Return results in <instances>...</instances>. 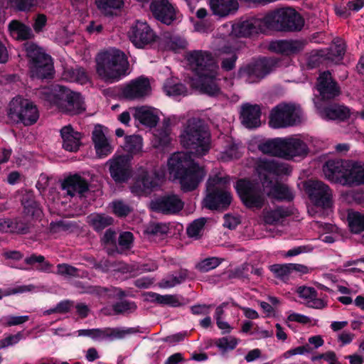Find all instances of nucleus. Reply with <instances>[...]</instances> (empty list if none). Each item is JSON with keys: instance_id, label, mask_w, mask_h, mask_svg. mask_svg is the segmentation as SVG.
Wrapping results in <instances>:
<instances>
[{"instance_id": "nucleus-1", "label": "nucleus", "mask_w": 364, "mask_h": 364, "mask_svg": "<svg viewBox=\"0 0 364 364\" xmlns=\"http://www.w3.org/2000/svg\"><path fill=\"white\" fill-rule=\"evenodd\" d=\"M37 95L50 105L56 106L62 112L70 114H79L85 110L82 95L63 85L53 84L43 87Z\"/></svg>"}, {"instance_id": "nucleus-2", "label": "nucleus", "mask_w": 364, "mask_h": 364, "mask_svg": "<svg viewBox=\"0 0 364 364\" xmlns=\"http://www.w3.org/2000/svg\"><path fill=\"white\" fill-rule=\"evenodd\" d=\"M129 63L125 53L114 49L98 55L96 71L105 82L113 83L119 81L128 73Z\"/></svg>"}, {"instance_id": "nucleus-3", "label": "nucleus", "mask_w": 364, "mask_h": 364, "mask_svg": "<svg viewBox=\"0 0 364 364\" xmlns=\"http://www.w3.org/2000/svg\"><path fill=\"white\" fill-rule=\"evenodd\" d=\"M181 144L198 155H205L210 148V134L204 122L200 119L188 120L180 135Z\"/></svg>"}, {"instance_id": "nucleus-4", "label": "nucleus", "mask_w": 364, "mask_h": 364, "mask_svg": "<svg viewBox=\"0 0 364 364\" xmlns=\"http://www.w3.org/2000/svg\"><path fill=\"white\" fill-rule=\"evenodd\" d=\"M304 18L291 7L277 9L264 16L267 28L278 31L298 32L304 26Z\"/></svg>"}, {"instance_id": "nucleus-5", "label": "nucleus", "mask_w": 364, "mask_h": 364, "mask_svg": "<svg viewBox=\"0 0 364 364\" xmlns=\"http://www.w3.org/2000/svg\"><path fill=\"white\" fill-rule=\"evenodd\" d=\"M24 48L29 61L31 76L41 80L52 79L54 66L51 56L32 42H26Z\"/></svg>"}, {"instance_id": "nucleus-6", "label": "nucleus", "mask_w": 364, "mask_h": 364, "mask_svg": "<svg viewBox=\"0 0 364 364\" xmlns=\"http://www.w3.org/2000/svg\"><path fill=\"white\" fill-rule=\"evenodd\" d=\"M24 48L29 61L31 76L41 80L52 79L54 66L51 56L32 42H26Z\"/></svg>"}, {"instance_id": "nucleus-7", "label": "nucleus", "mask_w": 364, "mask_h": 364, "mask_svg": "<svg viewBox=\"0 0 364 364\" xmlns=\"http://www.w3.org/2000/svg\"><path fill=\"white\" fill-rule=\"evenodd\" d=\"M234 188L242 203L247 208L260 210L264 205V189L257 181L240 178L236 181Z\"/></svg>"}, {"instance_id": "nucleus-8", "label": "nucleus", "mask_w": 364, "mask_h": 364, "mask_svg": "<svg viewBox=\"0 0 364 364\" xmlns=\"http://www.w3.org/2000/svg\"><path fill=\"white\" fill-rule=\"evenodd\" d=\"M277 60L270 57H261L240 68L238 76L246 77L249 83L260 82L277 67Z\"/></svg>"}, {"instance_id": "nucleus-9", "label": "nucleus", "mask_w": 364, "mask_h": 364, "mask_svg": "<svg viewBox=\"0 0 364 364\" xmlns=\"http://www.w3.org/2000/svg\"><path fill=\"white\" fill-rule=\"evenodd\" d=\"M9 117L16 123L24 126L35 124L38 117V110L33 102L23 99H13L9 103Z\"/></svg>"}, {"instance_id": "nucleus-10", "label": "nucleus", "mask_w": 364, "mask_h": 364, "mask_svg": "<svg viewBox=\"0 0 364 364\" xmlns=\"http://www.w3.org/2000/svg\"><path fill=\"white\" fill-rule=\"evenodd\" d=\"M353 161L341 159L327 160L323 166V172L327 180L343 186L349 185Z\"/></svg>"}, {"instance_id": "nucleus-11", "label": "nucleus", "mask_w": 364, "mask_h": 364, "mask_svg": "<svg viewBox=\"0 0 364 364\" xmlns=\"http://www.w3.org/2000/svg\"><path fill=\"white\" fill-rule=\"evenodd\" d=\"M187 60L197 76L218 73L219 66L210 51L194 50L187 55Z\"/></svg>"}, {"instance_id": "nucleus-12", "label": "nucleus", "mask_w": 364, "mask_h": 364, "mask_svg": "<svg viewBox=\"0 0 364 364\" xmlns=\"http://www.w3.org/2000/svg\"><path fill=\"white\" fill-rule=\"evenodd\" d=\"M128 36L132 43L140 49L151 46L158 38L151 26L146 21L140 20H136L131 26Z\"/></svg>"}, {"instance_id": "nucleus-13", "label": "nucleus", "mask_w": 364, "mask_h": 364, "mask_svg": "<svg viewBox=\"0 0 364 364\" xmlns=\"http://www.w3.org/2000/svg\"><path fill=\"white\" fill-rule=\"evenodd\" d=\"M132 156L130 154H114L107 162L109 166L110 176L117 183L127 182L132 176V168L131 161Z\"/></svg>"}, {"instance_id": "nucleus-14", "label": "nucleus", "mask_w": 364, "mask_h": 364, "mask_svg": "<svg viewBox=\"0 0 364 364\" xmlns=\"http://www.w3.org/2000/svg\"><path fill=\"white\" fill-rule=\"evenodd\" d=\"M309 198L316 207L323 209L332 205V191L321 181H310L305 186Z\"/></svg>"}, {"instance_id": "nucleus-15", "label": "nucleus", "mask_w": 364, "mask_h": 364, "mask_svg": "<svg viewBox=\"0 0 364 364\" xmlns=\"http://www.w3.org/2000/svg\"><path fill=\"white\" fill-rule=\"evenodd\" d=\"M298 118L295 106L292 104H280L272 109L269 115V124L274 129L293 126Z\"/></svg>"}, {"instance_id": "nucleus-16", "label": "nucleus", "mask_w": 364, "mask_h": 364, "mask_svg": "<svg viewBox=\"0 0 364 364\" xmlns=\"http://www.w3.org/2000/svg\"><path fill=\"white\" fill-rule=\"evenodd\" d=\"M183 206L184 203L175 194H166L156 197L149 203L151 211L166 215L178 213Z\"/></svg>"}, {"instance_id": "nucleus-17", "label": "nucleus", "mask_w": 364, "mask_h": 364, "mask_svg": "<svg viewBox=\"0 0 364 364\" xmlns=\"http://www.w3.org/2000/svg\"><path fill=\"white\" fill-rule=\"evenodd\" d=\"M204 198V206L210 210L224 211L228 210L232 202V195L225 188L208 187Z\"/></svg>"}, {"instance_id": "nucleus-18", "label": "nucleus", "mask_w": 364, "mask_h": 364, "mask_svg": "<svg viewBox=\"0 0 364 364\" xmlns=\"http://www.w3.org/2000/svg\"><path fill=\"white\" fill-rule=\"evenodd\" d=\"M264 16L262 18L255 16L241 18L232 26V34L237 38H249L264 31Z\"/></svg>"}, {"instance_id": "nucleus-19", "label": "nucleus", "mask_w": 364, "mask_h": 364, "mask_svg": "<svg viewBox=\"0 0 364 364\" xmlns=\"http://www.w3.org/2000/svg\"><path fill=\"white\" fill-rule=\"evenodd\" d=\"M316 86L322 101L334 100L341 94L338 83L329 70L319 74Z\"/></svg>"}, {"instance_id": "nucleus-20", "label": "nucleus", "mask_w": 364, "mask_h": 364, "mask_svg": "<svg viewBox=\"0 0 364 364\" xmlns=\"http://www.w3.org/2000/svg\"><path fill=\"white\" fill-rule=\"evenodd\" d=\"M134 328H129L127 330H122L117 328H91V329H80L74 333L77 336H87L91 338L96 339H121L126 334L136 333Z\"/></svg>"}, {"instance_id": "nucleus-21", "label": "nucleus", "mask_w": 364, "mask_h": 364, "mask_svg": "<svg viewBox=\"0 0 364 364\" xmlns=\"http://www.w3.org/2000/svg\"><path fill=\"white\" fill-rule=\"evenodd\" d=\"M206 173L203 168L194 162L188 168L183 171L176 179H178L183 192H190L198 186Z\"/></svg>"}, {"instance_id": "nucleus-22", "label": "nucleus", "mask_w": 364, "mask_h": 364, "mask_svg": "<svg viewBox=\"0 0 364 364\" xmlns=\"http://www.w3.org/2000/svg\"><path fill=\"white\" fill-rule=\"evenodd\" d=\"M345 53V44L341 41L338 40L326 50H317L316 55H312L310 57L309 64L311 67L318 66L321 63L319 58H324L332 62L338 63L343 60Z\"/></svg>"}, {"instance_id": "nucleus-23", "label": "nucleus", "mask_w": 364, "mask_h": 364, "mask_svg": "<svg viewBox=\"0 0 364 364\" xmlns=\"http://www.w3.org/2000/svg\"><path fill=\"white\" fill-rule=\"evenodd\" d=\"M158 186V174L154 171L141 169L132 186V191L139 196L150 193Z\"/></svg>"}, {"instance_id": "nucleus-24", "label": "nucleus", "mask_w": 364, "mask_h": 364, "mask_svg": "<svg viewBox=\"0 0 364 364\" xmlns=\"http://www.w3.org/2000/svg\"><path fill=\"white\" fill-rule=\"evenodd\" d=\"M151 90V85L147 77H139L132 80L122 91V95L128 100L144 98Z\"/></svg>"}, {"instance_id": "nucleus-25", "label": "nucleus", "mask_w": 364, "mask_h": 364, "mask_svg": "<svg viewBox=\"0 0 364 364\" xmlns=\"http://www.w3.org/2000/svg\"><path fill=\"white\" fill-rule=\"evenodd\" d=\"M150 10L154 18L164 24L171 25L176 19V10L168 0H152Z\"/></svg>"}, {"instance_id": "nucleus-26", "label": "nucleus", "mask_w": 364, "mask_h": 364, "mask_svg": "<svg viewBox=\"0 0 364 364\" xmlns=\"http://www.w3.org/2000/svg\"><path fill=\"white\" fill-rule=\"evenodd\" d=\"M359 114L358 112L354 114L350 109L343 104L331 103L323 107L321 110V115L326 120H332L337 122H346L351 115L357 117Z\"/></svg>"}, {"instance_id": "nucleus-27", "label": "nucleus", "mask_w": 364, "mask_h": 364, "mask_svg": "<svg viewBox=\"0 0 364 364\" xmlns=\"http://www.w3.org/2000/svg\"><path fill=\"white\" fill-rule=\"evenodd\" d=\"M189 153L176 152L173 154L168 160V168L170 175L174 178L179 176L183 171H186L193 163Z\"/></svg>"}, {"instance_id": "nucleus-28", "label": "nucleus", "mask_w": 364, "mask_h": 364, "mask_svg": "<svg viewBox=\"0 0 364 364\" xmlns=\"http://www.w3.org/2000/svg\"><path fill=\"white\" fill-rule=\"evenodd\" d=\"M89 187L88 181L77 173L65 178L61 183L62 189L72 197L76 193L83 196L89 191Z\"/></svg>"}, {"instance_id": "nucleus-29", "label": "nucleus", "mask_w": 364, "mask_h": 364, "mask_svg": "<svg viewBox=\"0 0 364 364\" xmlns=\"http://www.w3.org/2000/svg\"><path fill=\"white\" fill-rule=\"evenodd\" d=\"M305 43L299 40H277L269 44V50L283 55L296 54L304 48Z\"/></svg>"}, {"instance_id": "nucleus-30", "label": "nucleus", "mask_w": 364, "mask_h": 364, "mask_svg": "<svg viewBox=\"0 0 364 364\" xmlns=\"http://www.w3.org/2000/svg\"><path fill=\"white\" fill-rule=\"evenodd\" d=\"M262 111L259 105L245 103L242 106L240 118L242 124L248 129L258 127L260 125Z\"/></svg>"}, {"instance_id": "nucleus-31", "label": "nucleus", "mask_w": 364, "mask_h": 364, "mask_svg": "<svg viewBox=\"0 0 364 364\" xmlns=\"http://www.w3.org/2000/svg\"><path fill=\"white\" fill-rule=\"evenodd\" d=\"M60 136L63 139L62 146L68 151L76 152L82 145V134L75 131L71 125L64 126L60 130Z\"/></svg>"}, {"instance_id": "nucleus-32", "label": "nucleus", "mask_w": 364, "mask_h": 364, "mask_svg": "<svg viewBox=\"0 0 364 364\" xmlns=\"http://www.w3.org/2000/svg\"><path fill=\"white\" fill-rule=\"evenodd\" d=\"M284 154L286 159H293L294 156H306L309 152L306 144L298 138H284Z\"/></svg>"}, {"instance_id": "nucleus-33", "label": "nucleus", "mask_w": 364, "mask_h": 364, "mask_svg": "<svg viewBox=\"0 0 364 364\" xmlns=\"http://www.w3.org/2000/svg\"><path fill=\"white\" fill-rule=\"evenodd\" d=\"M160 44L165 50L175 53L186 49L188 45L184 37L171 32H164L162 34L160 38Z\"/></svg>"}, {"instance_id": "nucleus-34", "label": "nucleus", "mask_w": 364, "mask_h": 364, "mask_svg": "<svg viewBox=\"0 0 364 364\" xmlns=\"http://www.w3.org/2000/svg\"><path fill=\"white\" fill-rule=\"evenodd\" d=\"M1 225L4 228H7L6 231L21 235L28 234L33 225L32 219L26 216H20L12 220L8 219Z\"/></svg>"}, {"instance_id": "nucleus-35", "label": "nucleus", "mask_w": 364, "mask_h": 364, "mask_svg": "<svg viewBox=\"0 0 364 364\" xmlns=\"http://www.w3.org/2000/svg\"><path fill=\"white\" fill-rule=\"evenodd\" d=\"M218 73L198 76L200 79V90L209 97H218L221 94Z\"/></svg>"}, {"instance_id": "nucleus-36", "label": "nucleus", "mask_w": 364, "mask_h": 364, "mask_svg": "<svg viewBox=\"0 0 364 364\" xmlns=\"http://www.w3.org/2000/svg\"><path fill=\"white\" fill-rule=\"evenodd\" d=\"M210 7L213 14L225 17L237 11L239 4L237 0H210Z\"/></svg>"}, {"instance_id": "nucleus-37", "label": "nucleus", "mask_w": 364, "mask_h": 364, "mask_svg": "<svg viewBox=\"0 0 364 364\" xmlns=\"http://www.w3.org/2000/svg\"><path fill=\"white\" fill-rule=\"evenodd\" d=\"M284 138L269 139L258 144V149L264 154L283 158Z\"/></svg>"}, {"instance_id": "nucleus-38", "label": "nucleus", "mask_w": 364, "mask_h": 364, "mask_svg": "<svg viewBox=\"0 0 364 364\" xmlns=\"http://www.w3.org/2000/svg\"><path fill=\"white\" fill-rule=\"evenodd\" d=\"M134 117L141 124L151 128L155 127L159 120V117L154 112V109L146 107L136 108L134 114Z\"/></svg>"}, {"instance_id": "nucleus-39", "label": "nucleus", "mask_w": 364, "mask_h": 364, "mask_svg": "<svg viewBox=\"0 0 364 364\" xmlns=\"http://www.w3.org/2000/svg\"><path fill=\"white\" fill-rule=\"evenodd\" d=\"M292 214L291 210L283 206H278L274 210L264 209L262 217L264 223L268 225H274L281 219H284Z\"/></svg>"}, {"instance_id": "nucleus-40", "label": "nucleus", "mask_w": 364, "mask_h": 364, "mask_svg": "<svg viewBox=\"0 0 364 364\" xmlns=\"http://www.w3.org/2000/svg\"><path fill=\"white\" fill-rule=\"evenodd\" d=\"M9 30L11 36L18 41L29 40L33 36L31 28L17 20H13L9 23Z\"/></svg>"}, {"instance_id": "nucleus-41", "label": "nucleus", "mask_w": 364, "mask_h": 364, "mask_svg": "<svg viewBox=\"0 0 364 364\" xmlns=\"http://www.w3.org/2000/svg\"><path fill=\"white\" fill-rule=\"evenodd\" d=\"M269 195L278 201L293 200L294 196L287 185L276 182L271 188Z\"/></svg>"}, {"instance_id": "nucleus-42", "label": "nucleus", "mask_w": 364, "mask_h": 364, "mask_svg": "<svg viewBox=\"0 0 364 364\" xmlns=\"http://www.w3.org/2000/svg\"><path fill=\"white\" fill-rule=\"evenodd\" d=\"M21 205L23 208L24 216L31 218L38 216L41 213L39 205L35 200L33 195L31 193H26L22 196Z\"/></svg>"}, {"instance_id": "nucleus-43", "label": "nucleus", "mask_w": 364, "mask_h": 364, "mask_svg": "<svg viewBox=\"0 0 364 364\" xmlns=\"http://www.w3.org/2000/svg\"><path fill=\"white\" fill-rule=\"evenodd\" d=\"M259 168L269 173H272L276 176L289 175L291 172L288 166L274 160L262 161L259 164Z\"/></svg>"}, {"instance_id": "nucleus-44", "label": "nucleus", "mask_w": 364, "mask_h": 364, "mask_svg": "<svg viewBox=\"0 0 364 364\" xmlns=\"http://www.w3.org/2000/svg\"><path fill=\"white\" fill-rule=\"evenodd\" d=\"M97 8L106 16L114 15V10L120 9L124 6L123 0H95Z\"/></svg>"}, {"instance_id": "nucleus-45", "label": "nucleus", "mask_w": 364, "mask_h": 364, "mask_svg": "<svg viewBox=\"0 0 364 364\" xmlns=\"http://www.w3.org/2000/svg\"><path fill=\"white\" fill-rule=\"evenodd\" d=\"M25 264L31 266L38 271L48 272L50 271L52 264L46 260L43 255L33 253L24 259Z\"/></svg>"}, {"instance_id": "nucleus-46", "label": "nucleus", "mask_w": 364, "mask_h": 364, "mask_svg": "<svg viewBox=\"0 0 364 364\" xmlns=\"http://www.w3.org/2000/svg\"><path fill=\"white\" fill-rule=\"evenodd\" d=\"M114 219L105 214H95L90 217V224L96 232H100L110 226Z\"/></svg>"}, {"instance_id": "nucleus-47", "label": "nucleus", "mask_w": 364, "mask_h": 364, "mask_svg": "<svg viewBox=\"0 0 364 364\" xmlns=\"http://www.w3.org/2000/svg\"><path fill=\"white\" fill-rule=\"evenodd\" d=\"M119 300L120 301L114 303L112 306V309L114 315L129 314L136 310L137 305L134 301L123 299Z\"/></svg>"}, {"instance_id": "nucleus-48", "label": "nucleus", "mask_w": 364, "mask_h": 364, "mask_svg": "<svg viewBox=\"0 0 364 364\" xmlns=\"http://www.w3.org/2000/svg\"><path fill=\"white\" fill-rule=\"evenodd\" d=\"M164 89L168 96L178 97L181 95L185 96L188 94V89L184 84L175 82L173 80H166Z\"/></svg>"}, {"instance_id": "nucleus-49", "label": "nucleus", "mask_w": 364, "mask_h": 364, "mask_svg": "<svg viewBox=\"0 0 364 364\" xmlns=\"http://www.w3.org/2000/svg\"><path fill=\"white\" fill-rule=\"evenodd\" d=\"M348 221L351 232L358 234L364 231V214L356 211L349 213Z\"/></svg>"}, {"instance_id": "nucleus-50", "label": "nucleus", "mask_w": 364, "mask_h": 364, "mask_svg": "<svg viewBox=\"0 0 364 364\" xmlns=\"http://www.w3.org/2000/svg\"><path fill=\"white\" fill-rule=\"evenodd\" d=\"M189 277V271L181 269L176 275H171L166 279H163L161 286L164 288H171L184 282Z\"/></svg>"}, {"instance_id": "nucleus-51", "label": "nucleus", "mask_w": 364, "mask_h": 364, "mask_svg": "<svg viewBox=\"0 0 364 364\" xmlns=\"http://www.w3.org/2000/svg\"><path fill=\"white\" fill-rule=\"evenodd\" d=\"M142 147V138L138 135H129L124 137V149L129 154H135Z\"/></svg>"}, {"instance_id": "nucleus-52", "label": "nucleus", "mask_w": 364, "mask_h": 364, "mask_svg": "<svg viewBox=\"0 0 364 364\" xmlns=\"http://www.w3.org/2000/svg\"><path fill=\"white\" fill-rule=\"evenodd\" d=\"M352 174L350 177L348 186L364 184V166L358 162L353 161L351 167Z\"/></svg>"}, {"instance_id": "nucleus-53", "label": "nucleus", "mask_w": 364, "mask_h": 364, "mask_svg": "<svg viewBox=\"0 0 364 364\" xmlns=\"http://www.w3.org/2000/svg\"><path fill=\"white\" fill-rule=\"evenodd\" d=\"M10 6L16 11L28 12L37 6L40 0H9Z\"/></svg>"}, {"instance_id": "nucleus-54", "label": "nucleus", "mask_w": 364, "mask_h": 364, "mask_svg": "<svg viewBox=\"0 0 364 364\" xmlns=\"http://www.w3.org/2000/svg\"><path fill=\"white\" fill-rule=\"evenodd\" d=\"M205 223V218H200L194 220L187 227L186 233L188 236L190 237L199 238L200 237V232L203 230Z\"/></svg>"}, {"instance_id": "nucleus-55", "label": "nucleus", "mask_w": 364, "mask_h": 364, "mask_svg": "<svg viewBox=\"0 0 364 364\" xmlns=\"http://www.w3.org/2000/svg\"><path fill=\"white\" fill-rule=\"evenodd\" d=\"M240 157L241 153L239 151V144L234 141H230L228 144L225 150L222 152L221 156V159L224 161L237 159Z\"/></svg>"}, {"instance_id": "nucleus-56", "label": "nucleus", "mask_w": 364, "mask_h": 364, "mask_svg": "<svg viewBox=\"0 0 364 364\" xmlns=\"http://www.w3.org/2000/svg\"><path fill=\"white\" fill-rule=\"evenodd\" d=\"M221 261L219 258L213 257H208L196 264V269L200 272H208L220 265Z\"/></svg>"}, {"instance_id": "nucleus-57", "label": "nucleus", "mask_w": 364, "mask_h": 364, "mask_svg": "<svg viewBox=\"0 0 364 364\" xmlns=\"http://www.w3.org/2000/svg\"><path fill=\"white\" fill-rule=\"evenodd\" d=\"M171 130L159 128L155 131L154 134L155 142L157 146L165 147L171 142Z\"/></svg>"}, {"instance_id": "nucleus-58", "label": "nucleus", "mask_w": 364, "mask_h": 364, "mask_svg": "<svg viewBox=\"0 0 364 364\" xmlns=\"http://www.w3.org/2000/svg\"><path fill=\"white\" fill-rule=\"evenodd\" d=\"M73 306V302L69 300H63L57 304L54 308L49 309L43 312L44 316L52 314H66L68 313Z\"/></svg>"}, {"instance_id": "nucleus-59", "label": "nucleus", "mask_w": 364, "mask_h": 364, "mask_svg": "<svg viewBox=\"0 0 364 364\" xmlns=\"http://www.w3.org/2000/svg\"><path fill=\"white\" fill-rule=\"evenodd\" d=\"M270 270L274 274L276 277L282 280L287 279L291 273L290 263L284 264H273L270 266Z\"/></svg>"}, {"instance_id": "nucleus-60", "label": "nucleus", "mask_w": 364, "mask_h": 364, "mask_svg": "<svg viewBox=\"0 0 364 364\" xmlns=\"http://www.w3.org/2000/svg\"><path fill=\"white\" fill-rule=\"evenodd\" d=\"M213 343L223 353L235 349L237 345L236 338H232L229 341L227 337L216 338L213 341Z\"/></svg>"}, {"instance_id": "nucleus-61", "label": "nucleus", "mask_w": 364, "mask_h": 364, "mask_svg": "<svg viewBox=\"0 0 364 364\" xmlns=\"http://www.w3.org/2000/svg\"><path fill=\"white\" fill-rule=\"evenodd\" d=\"M112 211L118 217L127 216L132 211V208L122 200H117L112 203Z\"/></svg>"}, {"instance_id": "nucleus-62", "label": "nucleus", "mask_w": 364, "mask_h": 364, "mask_svg": "<svg viewBox=\"0 0 364 364\" xmlns=\"http://www.w3.org/2000/svg\"><path fill=\"white\" fill-rule=\"evenodd\" d=\"M168 228L166 224L157 223L150 225L146 232L151 235H164L168 232Z\"/></svg>"}, {"instance_id": "nucleus-63", "label": "nucleus", "mask_w": 364, "mask_h": 364, "mask_svg": "<svg viewBox=\"0 0 364 364\" xmlns=\"http://www.w3.org/2000/svg\"><path fill=\"white\" fill-rule=\"evenodd\" d=\"M94 146L97 156L101 159L107 157L113 151V148L108 141L101 142Z\"/></svg>"}, {"instance_id": "nucleus-64", "label": "nucleus", "mask_w": 364, "mask_h": 364, "mask_svg": "<svg viewBox=\"0 0 364 364\" xmlns=\"http://www.w3.org/2000/svg\"><path fill=\"white\" fill-rule=\"evenodd\" d=\"M134 240V235L131 232L125 231L120 233L118 238V244L125 250L131 248Z\"/></svg>"}]
</instances>
